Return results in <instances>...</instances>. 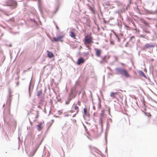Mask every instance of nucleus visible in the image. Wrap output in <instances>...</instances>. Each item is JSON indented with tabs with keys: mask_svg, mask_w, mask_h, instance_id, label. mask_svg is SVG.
<instances>
[{
	"mask_svg": "<svg viewBox=\"0 0 157 157\" xmlns=\"http://www.w3.org/2000/svg\"><path fill=\"white\" fill-rule=\"evenodd\" d=\"M115 70L117 72V74H120L122 75H124V76L126 77H129L130 76L127 70L122 68H116Z\"/></svg>",
	"mask_w": 157,
	"mask_h": 157,
	"instance_id": "obj_1",
	"label": "nucleus"
},
{
	"mask_svg": "<svg viewBox=\"0 0 157 157\" xmlns=\"http://www.w3.org/2000/svg\"><path fill=\"white\" fill-rule=\"evenodd\" d=\"M105 138L106 143L107 144V133H106V132H105Z\"/></svg>",
	"mask_w": 157,
	"mask_h": 157,
	"instance_id": "obj_29",
	"label": "nucleus"
},
{
	"mask_svg": "<svg viewBox=\"0 0 157 157\" xmlns=\"http://www.w3.org/2000/svg\"><path fill=\"white\" fill-rule=\"evenodd\" d=\"M87 6L89 8V9L91 11L92 13L93 14L95 13V12L94 8V6H91L89 4H88L87 5Z\"/></svg>",
	"mask_w": 157,
	"mask_h": 157,
	"instance_id": "obj_9",
	"label": "nucleus"
},
{
	"mask_svg": "<svg viewBox=\"0 0 157 157\" xmlns=\"http://www.w3.org/2000/svg\"><path fill=\"white\" fill-rule=\"evenodd\" d=\"M76 115V114H74L73 115L72 117H75Z\"/></svg>",
	"mask_w": 157,
	"mask_h": 157,
	"instance_id": "obj_53",
	"label": "nucleus"
},
{
	"mask_svg": "<svg viewBox=\"0 0 157 157\" xmlns=\"http://www.w3.org/2000/svg\"><path fill=\"white\" fill-rule=\"evenodd\" d=\"M69 102H70L67 100L66 101L65 104L67 105L69 104Z\"/></svg>",
	"mask_w": 157,
	"mask_h": 157,
	"instance_id": "obj_41",
	"label": "nucleus"
},
{
	"mask_svg": "<svg viewBox=\"0 0 157 157\" xmlns=\"http://www.w3.org/2000/svg\"><path fill=\"white\" fill-rule=\"evenodd\" d=\"M98 99L99 101H98V109H99L101 107V100L99 98H98Z\"/></svg>",
	"mask_w": 157,
	"mask_h": 157,
	"instance_id": "obj_25",
	"label": "nucleus"
},
{
	"mask_svg": "<svg viewBox=\"0 0 157 157\" xmlns=\"http://www.w3.org/2000/svg\"><path fill=\"white\" fill-rule=\"evenodd\" d=\"M106 56L105 55L102 58V60L100 61L101 63L102 64L106 62Z\"/></svg>",
	"mask_w": 157,
	"mask_h": 157,
	"instance_id": "obj_13",
	"label": "nucleus"
},
{
	"mask_svg": "<svg viewBox=\"0 0 157 157\" xmlns=\"http://www.w3.org/2000/svg\"><path fill=\"white\" fill-rule=\"evenodd\" d=\"M115 93L113 92H111L110 94V96L113 98H115Z\"/></svg>",
	"mask_w": 157,
	"mask_h": 157,
	"instance_id": "obj_24",
	"label": "nucleus"
},
{
	"mask_svg": "<svg viewBox=\"0 0 157 157\" xmlns=\"http://www.w3.org/2000/svg\"><path fill=\"white\" fill-rule=\"evenodd\" d=\"M55 25H56V28L58 29H59V27L57 26V25L55 24Z\"/></svg>",
	"mask_w": 157,
	"mask_h": 157,
	"instance_id": "obj_48",
	"label": "nucleus"
},
{
	"mask_svg": "<svg viewBox=\"0 0 157 157\" xmlns=\"http://www.w3.org/2000/svg\"><path fill=\"white\" fill-rule=\"evenodd\" d=\"M31 87H32V89H33V86H32V87H31V82H30V84H29V97H30L31 96V94L30 93V90H31Z\"/></svg>",
	"mask_w": 157,
	"mask_h": 157,
	"instance_id": "obj_17",
	"label": "nucleus"
},
{
	"mask_svg": "<svg viewBox=\"0 0 157 157\" xmlns=\"http://www.w3.org/2000/svg\"><path fill=\"white\" fill-rule=\"evenodd\" d=\"M154 34H155V37H156V39L157 38V34H156V33H154Z\"/></svg>",
	"mask_w": 157,
	"mask_h": 157,
	"instance_id": "obj_52",
	"label": "nucleus"
},
{
	"mask_svg": "<svg viewBox=\"0 0 157 157\" xmlns=\"http://www.w3.org/2000/svg\"><path fill=\"white\" fill-rule=\"evenodd\" d=\"M131 1H132V0H129V2L130 3H131Z\"/></svg>",
	"mask_w": 157,
	"mask_h": 157,
	"instance_id": "obj_56",
	"label": "nucleus"
},
{
	"mask_svg": "<svg viewBox=\"0 0 157 157\" xmlns=\"http://www.w3.org/2000/svg\"><path fill=\"white\" fill-rule=\"evenodd\" d=\"M78 111V109L77 111V112H76V113H77Z\"/></svg>",
	"mask_w": 157,
	"mask_h": 157,
	"instance_id": "obj_60",
	"label": "nucleus"
},
{
	"mask_svg": "<svg viewBox=\"0 0 157 157\" xmlns=\"http://www.w3.org/2000/svg\"><path fill=\"white\" fill-rule=\"evenodd\" d=\"M69 94H71L70 96L71 97L72 99L74 98L75 97V95L73 93L72 90H71V93Z\"/></svg>",
	"mask_w": 157,
	"mask_h": 157,
	"instance_id": "obj_14",
	"label": "nucleus"
},
{
	"mask_svg": "<svg viewBox=\"0 0 157 157\" xmlns=\"http://www.w3.org/2000/svg\"><path fill=\"white\" fill-rule=\"evenodd\" d=\"M69 35L71 37L75 39V34L74 32L71 31Z\"/></svg>",
	"mask_w": 157,
	"mask_h": 157,
	"instance_id": "obj_12",
	"label": "nucleus"
},
{
	"mask_svg": "<svg viewBox=\"0 0 157 157\" xmlns=\"http://www.w3.org/2000/svg\"><path fill=\"white\" fill-rule=\"evenodd\" d=\"M155 27H156V28L157 29V23H156V24L155 25Z\"/></svg>",
	"mask_w": 157,
	"mask_h": 157,
	"instance_id": "obj_54",
	"label": "nucleus"
},
{
	"mask_svg": "<svg viewBox=\"0 0 157 157\" xmlns=\"http://www.w3.org/2000/svg\"><path fill=\"white\" fill-rule=\"evenodd\" d=\"M142 23L144 24L146 26V27L147 28L148 27H149V26L148 25V23L144 20H143L142 21Z\"/></svg>",
	"mask_w": 157,
	"mask_h": 157,
	"instance_id": "obj_20",
	"label": "nucleus"
},
{
	"mask_svg": "<svg viewBox=\"0 0 157 157\" xmlns=\"http://www.w3.org/2000/svg\"><path fill=\"white\" fill-rule=\"evenodd\" d=\"M6 6H11L12 9H14L17 6V2L13 0H8L6 2Z\"/></svg>",
	"mask_w": 157,
	"mask_h": 157,
	"instance_id": "obj_2",
	"label": "nucleus"
},
{
	"mask_svg": "<svg viewBox=\"0 0 157 157\" xmlns=\"http://www.w3.org/2000/svg\"><path fill=\"white\" fill-rule=\"evenodd\" d=\"M140 52H138V54H139V55H140Z\"/></svg>",
	"mask_w": 157,
	"mask_h": 157,
	"instance_id": "obj_64",
	"label": "nucleus"
},
{
	"mask_svg": "<svg viewBox=\"0 0 157 157\" xmlns=\"http://www.w3.org/2000/svg\"><path fill=\"white\" fill-rule=\"evenodd\" d=\"M134 38V36H132L130 38V40H132V38Z\"/></svg>",
	"mask_w": 157,
	"mask_h": 157,
	"instance_id": "obj_44",
	"label": "nucleus"
},
{
	"mask_svg": "<svg viewBox=\"0 0 157 157\" xmlns=\"http://www.w3.org/2000/svg\"><path fill=\"white\" fill-rule=\"evenodd\" d=\"M84 40L85 43L90 44L92 42V38L88 36H86L85 37Z\"/></svg>",
	"mask_w": 157,
	"mask_h": 157,
	"instance_id": "obj_4",
	"label": "nucleus"
},
{
	"mask_svg": "<svg viewBox=\"0 0 157 157\" xmlns=\"http://www.w3.org/2000/svg\"><path fill=\"white\" fill-rule=\"evenodd\" d=\"M109 125V121H108L107 122L106 129H107V128L108 127Z\"/></svg>",
	"mask_w": 157,
	"mask_h": 157,
	"instance_id": "obj_31",
	"label": "nucleus"
},
{
	"mask_svg": "<svg viewBox=\"0 0 157 157\" xmlns=\"http://www.w3.org/2000/svg\"><path fill=\"white\" fill-rule=\"evenodd\" d=\"M147 48L146 47V45H145V46L143 48L142 50H143L146 51Z\"/></svg>",
	"mask_w": 157,
	"mask_h": 157,
	"instance_id": "obj_34",
	"label": "nucleus"
},
{
	"mask_svg": "<svg viewBox=\"0 0 157 157\" xmlns=\"http://www.w3.org/2000/svg\"><path fill=\"white\" fill-rule=\"evenodd\" d=\"M84 61L85 60L82 57H81L78 59L77 62V64L78 65H79L83 63Z\"/></svg>",
	"mask_w": 157,
	"mask_h": 157,
	"instance_id": "obj_6",
	"label": "nucleus"
},
{
	"mask_svg": "<svg viewBox=\"0 0 157 157\" xmlns=\"http://www.w3.org/2000/svg\"><path fill=\"white\" fill-rule=\"evenodd\" d=\"M11 92L10 90V89L9 88V93H8V101H10V102H11V97L12 96V95H11Z\"/></svg>",
	"mask_w": 157,
	"mask_h": 157,
	"instance_id": "obj_11",
	"label": "nucleus"
},
{
	"mask_svg": "<svg viewBox=\"0 0 157 157\" xmlns=\"http://www.w3.org/2000/svg\"><path fill=\"white\" fill-rule=\"evenodd\" d=\"M6 59V57L5 56H3L1 58V60L2 63H3Z\"/></svg>",
	"mask_w": 157,
	"mask_h": 157,
	"instance_id": "obj_26",
	"label": "nucleus"
},
{
	"mask_svg": "<svg viewBox=\"0 0 157 157\" xmlns=\"http://www.w3.org/2000/svg\"><path fill=\"white\" fill-rule=\"evenodd\" d=\"M69 116V115L68 114H66L64 115L65 117H68Z\"/></svg>",
	"mask_w": 157,
	"mask_h": 157,
	"instance_id": "obj_51",
	"label": "nucleus"
},
{
	"mask_svg": "<svg viewBox=\"0 0 157 157\" xmlns=\"http://www.w3.org/2000/svg\"><path fill=\"white\" fill-rule=\"evenodd\" d=\"M58 112L59 113V114L60 115L62 113V111H61L60 110L58 111Z\"/></svg>",
	"mask_w": 157,
	"mask_h": 157,
	"instance_id": "obj_33",
	"label": "nucleus"
},
{
	"mask_svg": "<svg viewBox=\"0 0 157 157\" xmlns=\"http://www.w3.org/2000/svg\"><path fill=\"white\" fill-rule=\"evenodd\" d=\"M64 35H62L57 36L56 37H54L53 38V41L54 42H58L59 41L63 42V40H62V38L64 37Z\"/></svg>",
	"mask_w": 157,
	"mask_h": 157,
	"instance_id": "obj_3",
	"label": "nucleus"
},
{
	"mask_svg": "<svg viewBox=\"0 0 157 157\" xmlns=\"http://www.w3.org/2000/svg\"><path fill=\"white\" fill-rule=\"evenodd\" d=\"M56 117H59V116H56Z\"/></svg>",
	"mask_w": 157,
	"mask_h": 157,
	"instance_id": "obj_59",
	"label": "nucleus"
},
{
	"mask_svg": "<svg viewBox=\"0 0 157 157\" xmlns=\"http://www.w3.org/2000/svg\"><path fill=\"white\" fill-rule=\"evenodd\" d=\"M47 52H48L47 55L48 57L51 58L54 57V54L52 52L48 50Z\"/></svg>",
	"mask_w": 157,
	"mask_h": 157,
	"instance_id": "obj_7",
	"label": "nucleus"
},
{
	"mask_svg": "<svg viewBox=\"0 0 157 157\" xmlns=\"http://www.w3.org/2000/svg\"><path fill=\"white\" fill-rule=\"evenodd\" d=\"M9 46L10 47H11L12 46V45L11 44H10L9 45Z\"/></svg>",
	"mask_w": 157,
	"mask_h": 157,
	"instance_id": "obj_58",
	"label": "nucleus"
},
{
	"mask_svg": "<svg viewBox=\"0 0 157 157\" xmlns=\"http://www.w3.org/2000/svg\"><path fill=\"white\" fill-rule=\"evenodd\" d=\"M146 47L147 48H153L155 46V44L154 43H147L145 44Z\"/></svg>",
	"mask_w": 157,
	"mask_h": 157,
	"instance_id": "obj_5",
	"label": "nucleus"
},
{
	"mask_svg": "<svg viewBox=\"0 0 157 157\" xmlns=\"http://www.w3.org/2000/svg\"><path fill=\"white\" fill-rule=\"evenodd\" d=\"M19 78V77H17L15 78V79L16 80H18Z\"/></svg>",
	"mask_w": 157,
	"mask_h": 157,
	"instance_id": "obj_45",
	"label": "nucleus"
},
{
	"mask_svg": "<svg viewBox=\"0 0 157 157\" xmlns=\"http://www.w3.org/2000/svg\"><path fill=\"white\" fill-rule=\"evenodd\" d=\"M148 12L149 13H150V14H153L154 13H153V12L152 11H148Z\"/></svg>",
	"mask_w": 157,
	"mask_h": 157,
	"instance_id": "obj_39",
	"label": "nucleus"
},
{
	"mask_svg": "<svg viewBox=\"0 0 157 157\" xmlns=\"http://www.w3.org/2000/svg\"><path fill=\"white\" fill-rule=\"evenodd\" d=\"M42 93V90H38L36 93V95L38 97L40 96V94Z\"/></svg>",
	"mask_w": 157,
	"mask_h": 157,
	"instance_id": "obj_19",
	"label": "nucleus"
},
{
	"mask_svg": "<svg viewBox=\"0 0 157 157\" xmlns=\"http://www.w3.org/2000/svg\"><path fill=\"white\" fill-rule=\"evenodd\" d=\"M95 50L96 51V55L98 57H99L101 54V51L97 48H95Z\"/></svg>",
	"mask_w": 157,
	"mask_h": 157,
	"instance_id": "obj_10",
	"label": "nucleus"
},
{
	"mask_svg": "<svg viewBox=\"0 0 157 157\" xmlns=\"http://www.w3.org/2000/svg\"><path fill=\"white\" fill-rule=\"evenodd\" d=\"M42 123H40L39 124L36 125L37 127V129L39 131H40L42 128Z\"/></svg>",
	"mask_w": 157,
	"mask_h": 157,
	"instance_id": "obj_15",
	"label": "nucleus"
},
{
	"mask_svg": "<svg viewBox=\"0 0 157 157\" xmlns=\"http://www.w3.org/2000/svg\"><path fill=\"white\" fill-rule=\"evenodd\" d=\"M78 104L79 105H80V102L79 101H78Z\"/></svg>",
	"mask_w": 157,
	"mask_h": 157,
	"instance_id": "obj_49",
	"label": "nucleus"
},
{
	"mask_svg": "<svg viewBox=\"0 0 157 157\" xmlns=\"http://www.w3.org/2000/svg\"><path fill=\"white\" fill-rule=\"evenodd\" d=\"M107 150V147H106L105 151H106Z\"/></svg>",
	"mask_w": 157,
	"mask_h": 157,
	"instance_id": "obj_63",
	"label": "nucleus"
},
{
	"mask_svg": "<svg viewBox=\"0 0 157 157\" xmlns=\"http://www.w3.org/2000/svg\"><path fill=\"white\" fill-rule=\"evenodd\" d=\"M89 53L88 52H84L83 53V56H84L86 57L88 56Z\"/></svg>",
	"mask_w": 157,
	"mask_h": 157,
	"instance_id": "obj_28",
	"label": "nucleus"
},
{
	"mask_svg": "<svg viewBox=\"0 0 157 157\" xmlns=\"http://www.w3.org/2000/svg\"><path fill=\"white\" fill-rule=\"evenodd\" d=\"M16 83V86H18L19 85V82L18 81Z\"/></svg>",
	"mask_w": 157,
	"mask_h": 157,
	"instance_id": "obj_43",
	"label": "nucleus"
},
{
	"mask_svg": "<svg viewBox=\"0 0 157 157\" xmlns=\"http://www.w3.org/2000/svg\"><path fill=\"white\" fill-rule=\"evenodd\" d=\"M117 25L119 26H121V24H120L119 22L118 23Z\"/></svg>",
	"mask_w": 157,
	"mask_h": 157,
	"instance_id": "obj_50",
	"label": "nucleus"
},
{
	"mask_svg": "<svg viewBox=\"0 0 157 157\" xmlns=\"http://www.w3.org/2000/svg\"><path fill=\"white\" fill-rule=\"evenodd\" d=\"M125 11L123 9H122V10H120V11H118L116 13H117L119 14L120 13V12H121L122 13L123 11Z\"/></svg>",
	"mask_w": 157,
	"mask_h": 157,
	"instance_id": "obj_30",
	"label": "nucleus"
},
{
	"mask_svg": "<svg viewBox=\"0 0 157 157\" xmlns=\"http://www.w3.org/2000/svg\"><path fill=\"white\" fill-rule=\"evenodd\" d=\"M74 109H75V110H77V109L78 110V107L77 106H75V107Z\"/></svg>",
	"mask_w": 157,
	"mask_h": 157,
	"instance_id": "obj_35",
	"label": "nucleus"
},
{
	"mask_svg": "<svg viewBox=\"0 0 157 157\" xmlns=\"http://www.w3.org/2000/svg\"><path fill=\"white\" fill-rule=\"evenodd\" d=\"M83 112L84 114L85 115L87 116H89V115H88L87 113V112L86 110V107H85L83 109Z\"/></svg>",
	"mask_w": 157,
	"mask_h": 157,
	"instance_id": "obj_23",
	"label": "nucleus"
},
{
	"mask_svg": "<svg viewBox=\"0 0 157 157\" xmlns=\"http://www.w3.org/2000/svg\"><path fill=\"white\" fill-rule=\"evenodd\" d=\"M84 126V127L85 128V129H86V127L85 126Z\"/></svg>",
	"mask_w": 157,
	"mask_h": 157,
	"instance_id": "obj_62",
	"label": "nucleus"
},
{
	"mask_svg": "<svg viewBox=\"0 0 157 157\" xmlns=\"http://www.w3.org/2000/svg\"><path fill=\"white\" fill-rule=\"evenodd\" d=\"M39 10L40 12V13H41V10H40V9L39 8Z\"/></svg>",
	"mask_w": 157,
	"mask_h": 157,
	"instance_id": "obj_55",
	"label": "nucleus"
},
{
	"mask_svg": "<svg viewBox=\"0 0 157 157\" xmlns=\"http://www.w3.org/2000/svg\"><path fill=\"white\" fill-rule=\"evenodd\" d=\"M114 57L115 59V60L116 61H117L118 60V58L116 56H115Z\"/></svg>",
	"mask_w": 157,
	"mask_h": 157,
	"instance_id": "obj_42",
	"label": "nucleus"
},
{
	"mask_svg": "<svg viewBox=\"0 0 157 157\" xmlns=\"http://www.w3.org/2000/svg\"><path fill=\"white\" fill-rule=\"evenodd\" d=\"M102 123H103L102 121L101 120V117H100V119H99V124H100V125H101L102 131V129H103Z\"/></svg>",
	"mask_w": 157,
	"mask_h": 157,
	"instance_id": "obj_18",
	"label": "nucleus"
},
{
	"mask_svg": "<svg viewBox=\"0 0 157 157\" xmlns=\"http://www.w3.org/2000/svg\"><path fill=\"white\" fill-rule=\"evenodd\" d=\"M127 9H128V8L127 7H126V10H127Z\"/></svg>",
	"mask_w": 157,
	"mask_h": 157,
	"instance_id": "obj_61",
	"label": "nucleus"
},
{
	"mask_svg": "<svg viewBox=\"0 0 157 157\" xmlns=\"http://www.w3.org/2000/svg\"><path fill=\"white\" fill-rule=\"evenodd\" d=\"M71 94H68V97L67 98V101L70 102V101L71 100L72 98H71V97L70 96Z\"/></svg>",
	"mask_w": 157,
	"mask_h": 157,
	"instance_id": "obj_27",
	"label": "nucleus"
},
{
	"mask_svg": "<svg viewBox=\"0 0 157 157\" xmlns=\"http://www.w3.org/2000/svg\"><path fill=\"white\" fill-rule=\"evenodd\" d=\"M113 33L114 34V35L116 37H117L118 36H117V35L116 34V33L115 32H113Z\"/></svg>",
	"mask_w": 157,
	"mask_h": 157,
	"instance_id": "obj_46",
	"label": "nucleus"
},
{
	"mask_svg": "<svg viewBox=\"0 0 157 157\" xmlns=\"http://www.w3.org/2000/svg\"><path fill=\"white\" fill-rule=\"evenodd\" d=\"M117 39V40H118V42H120V38H119V37L118 36L117 37H116Z\"/></svg>",
	"mask_w": 157,
	"mask_h": 157,
	"instance_id": "obj_47",
	"label": "nucleus"
},
{
	"mask_svg": "<svg viewBox=\"0 0 157 157\" xmlns=\"http://www.w3.org/2000/svg\"><path fill=\"white\" fill-rule=\"evenodd\" d=\"M108 121H109V122H112V120L110 119V118H109L108 120Z\"/></svg>",
	"mask_w": 157,
	"mask_h": 157,
	"instance_id": "obj_40",
	"label": "nucleus"
},
{
	"mask_svg": "<svg viewBox=\"0 0 157 157\" xmlns=\"http://www.w3.org/2000/svg\"><path fill=\"white\" fill-rule=\"evenodd\" d=\"M110 44H114V41H111L110 42Z\"/></svg>",
	"mask_w": 157,
	"mask_h": 157,
	"instance_id": "obj_38",
	"label": "nucleus"
},
{
	"mask_svg": "<svg viewBox=\"0 0 157 157\" xmlns=\"http://www.w3.org/2000/svg\"><path fill=\"white\" fill-rule=\"evenodd\" d=\"M92 103H93V109L94 110L95 109V107L94 106V102L93 101L92 102Z\"/></svg>",
	"mask_w": 157,
	"mask_h": 157,
	"instance_id": "obj_37",
	"label": "nucleus"
},
{
	"mask_svg": "<svg viewBox=\"0 0 157 157\" xmlns=\"http://www.w3.org/2000/svg\"><path fill=\"white\" fill-rule=\"evenodd\" d=\"M59 1H58V0H57V3L56 6L55 11V13H56V12L58 10V9H59Z\"/></svg>",
	"mask_w": 157,
	"mask_h": 157,
	"instance_id": "obj_16",
	"label": "nucleus"
},
{
	"mask_svg": "<svg viewBox=\"0 0 157 157\" xmlns=\"http://www.w3.org/2000/svg\"><path fill=\"white\" fill-rule=\"evenodd\" d=\"M139 73L140 75L143 76L146 78L148 79L149 80H150V78L147 77L142 71H139Z\"/></svg>",
	"mask_w": 157,
	"mask_h": 157,
	"instance_id": "obj_8",
	"label": "nucleus"
},
{
	"mask_svg": "<svg viewBox=\"0 0 157 157\" xmlns=\"http://www.w3.org/2000/svg\"><path fill=\"white\" fill-rule=\"evenodd\" d=\"M134 25L135 26V28L134 29V30H136V31H137V30L139 32V30L138 29H137V28L136 27V26L135 24H134Z\"/></svg>",
	"mask_w": 157,
	"mask_h": 157,
	"instance_id": "obj_36",
	"label": "nucleus"
},
{
	"mask_svg": "<svg viewBox=\"0 0 157 157\" xmlns=\"http://www.w3.org/2000/svg\"><path fill=\"white\" fill-rule=\"evenodd\" d=\"M30 69H31V68H28V69H27V70H24V71H23V73H25V72L28 71Z\"/></svg>",
	"mask_w": 157,
	"mask_h": 157,
	"instance_id": "obj_32",
	"label": "nucleus"
},
{
	"mask_svg": "<svg viewBox=\"0 0 157 157\" xmlns=\"http://www.w3.org/2000/svg\"><path fill=\"white\" fill-rule=\"evenodd\" d=\"M143 30L144 32L147 33H150V31L148 30L147 28H144L143 29Z\"/></svg>",
	"mask_w": 157,
	"mask_h": 157,
	"instance_id": "obj_21",
	"label": "nucleus"
},
{
	"mask_svg": "<svg viewBox=\"0 0 157 157\" xmlns=\"http://www.w3.org/2000/svg\"><path fill=\"white\" fill-rule=\"evenodd\" d=\"M37 107L39 108H40V105H38V106H37Z\"/></svg>",
	"mask_w": 157,
	"mask_h": 157,
	"instance_id": "obj_57",
	"label": "nucleus"
},
{
	"mask_svg": "<svg viewBox=\"0 0 157 157\" xmlns=\"http://www.w3.org/2000/svg\"><path fill=\"white\" fill-rule=\"evenodd\" d=\"M105 113V111L103 110H102L101 111V113L100 114V117L102 118L103 117Z\"/></svg>",
	"mask_w": 157,
	"mask_h": 157,
	"instance_id": "obj_22",
	"label": "nucleus"
}]
</instances>
